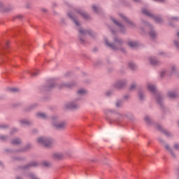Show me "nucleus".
Segmentation results:
<instances>
[{
    "label": "nucleus",
    "instance_id": "obj_1",
    "mask_svg": "<svg viewBox=\"0 0 179 179\" xmlns=\"http://www.w3.org/2000/svg\"><path fill=\"white\" fill-rule=\"evenodd\" d=\"M38 143L49 148L52 144V140L50 138L39 137L37 139Z\"/></svg>",
    "mask_w": 179,
    "mask_h": 179
},
{
    "label": "nucleus",
    "instance_id": "obj_2",
    "mask_svg": "<svg viewBox=\"0 0 179 179\" xmlns=\"http://www.w3.org/2000/svg\"><path fill=\"white\" fill-rule=\"evenodd\" d=\"M52 124L57 129H64L66 127V122H58L56 119H52Z\"/></svg>",
    "mask_w": 179,
    "mask_h": 179
},
{
    "label": "nucleus",
    "instance_id": "obj_3",
    "mask_svg": "<svg viewBox=\"0 0 179 179\" xmlns=\"http://www.w3.org/2000/svg\"><path fill=\"white\" fill-rule=\"evenodd\" d=\"M66 107L69 109H73L78 107L77 104H75L73 102L69 103L66 105Z\"/></svg>",
    "mask_w": 179,
    "mask_h": 179
},
{
    "label": "nucleus",
    "instance_id": "obj_4",
    "mask_svg": "<svg viewBox=\"0 0 179 179\" xmlns=\"http://www.w3.org/2000/svg\"><path fill=\"white\" fill-rule=\"evenodd\" d=\"M148 90L150 92L154 93L155 91V90H156V87H155L153 85L149 83V84H148Z\"/></svg>",
    "mask_w": 179,
    "mask_h": 179
},
{
    "label": "nucleus",
    "instance_id": "obj_5",
    "mask_svg": "<svg viewBox=\"0 0 179 179\" xmlns=\"http://www.w3.org/2000/svg\"><path fill=\"white\" fill-rule=\"evenodd\" d=\"M124 85V81H119L115 85V87L117 88V89H121V88L123 87Z\"/></svg>",
    "mask_w": 179,
    "mask_h": 179
},
{
    "label": "nucleus",
    "instance_id": "obj_6",
    "mask_svg": "<svg viewBox=\"0 0 179 179\" xmlns=\"http://www.w3.org/2000/svg\"><path fill=\"white\" fill-rule=\"evenodd\" d=\"M36 116L38 117L42 118V119H46L47 118V115H45V113H36Z\"/></svg>",
    "mask_w": 179,
    "mask_h": 179
},
{
    "label": "nucleus",
    "instance_id": "obj_7",
    "mask_svg": "<svg viewBox=\"0 0 179 179\" xmlns=\"http://www.w3.org/2000/svg\"><path fill=\"white\" fill-rule=\"evenodd\" d=\"M129 45L131 48H136L138 47V43L136 41H129Z\"/></svg>",
    "mask_w": 179,
    "mask_h": 179
},
{
    "label": "nucleus",
    "instance_id": "obj_8",
    "mask_svg": "<svg viewBox=\"0 0 179 179\" xmlns=\"http://www.w3.org/2000/svg\"><path fill=\"white\" fill-rule=\"evenodd\" d=\"M149 60H150V63H151V64L152 65H157L159 63V62L155 60V59L153 57L150 58Z\"/></svg>",
    "mask_w": 179,
    "mask_h": 179
},
{
    "label": "nucleus",
    "instance_id": "obj_9",
    "mask_svg": "<svg viewBox=\"0 0 179 179\" xmlns=\"http://www.w3.org/2000/svg\"><path fill=\"white\" fill-rule=\"evenodd\" d=\"M9 92H10L11 93H15V92H19V89L16 88V87H10L8 89Z\"/></svg>",
    "mask_w": 179,
    "mask_h": 179
},
{
    "label": "nucleus",
    "instance_id": "obj_10",
    "mask_svg": "<svg viewBox=\"0 0 179 179\" xmlns=\"http://www.w3.org/2000/svg\"><path fill=\"white\" fill-rule=\"evenodd\" d=\"M176 96H177V94L174 92H169L168 93V96L170 98H175V97H176Z\"/></svg>",
    "mask_w": 179,
    "mask_h": 179
},
{
    "label": "nucleus",
    "instance_id": "obj_11",
    "mask_svg": "<svg viewBox=\"0 0 179 179\" xmlns=\"http://www.w3.org/2000/svg\"><path fill=\"white\" fill-rule=\"evenodd\" d=\"M87 93V90L85 89H80L78 92V94L79 95H84Z\"/></svg>",
    "mask_w": 179,
    "mask_h": 179
},
{
    "label": "nucleus",
    "instance_id": "obj_12",
    "mask_svg": "<svg viewBox=\"0 0 179 179\" xmlns=\"http://www.w3.org/2000/svg\"><path fill=\"white\" fill-rule=\"evenodd\" d=\"M20 124H22V126H26V125H29L30 124V122L23 120L20 121Z\"/></svg>",
    "mask_w": 179,
    "mask_h": 179
},
{
    "label": "nucleus",
    "instance_id": "obj_13",
    "mask_svg": "<svg viewBox=\"0 0 179 179\" xmlns=\"http://www.w3.org/2000/svg\"><path fill=\"white\" fill-rule=\"evenodd\" d=\"M20 143H21V141L20 138H15L12 141V144H14V145H17V144H20Z\"/></svg>",
    "mask_w": 179,
    "mask_h": 179
},
{
    "label": "nucleus",
    "instance_id": "obj_14",
    "mask_svg": "<svg viewBox=\"0 0 179 179\" xmlns=\"http://www.w3.org/2000/svg\"><path fill=\"white\" fill-rule=\"evenodd\" d=\"M54 157L56 159H60L63 157V155L62 154H59V153H56V154L54 155Z\"/></svg>",
    "mask_w": 179,
    "mask_h": 179
},
{
    "label": "nucleus",
    "instance_id": "obj_15",
    "mask_svg": "<svg viewBox=\"0 0 179 179\" xmlns=\"http://www.w3.org/2000/svg\"><path fill=\"white\" fill-rule=\"evenodd\" d=\"M69 16L70 17L71 19L73 20V22L75 23L76 25H77V26L80 25L79 22L72 15L69 14Z\"/></svg>",
    "mask_w": 179,
    "mask_h": 179
},
{
    "label": "nucleus",
    "instance_id": "obj_16",
    "mask_svg": "<svg viewBox=\"0 0 179 179\" xmlns=\"http://www.w3.org/2000/svg\"><path fill=\"white\" fill-rule=\"evenodd\" d=\"M105 42H106V45H108L110 48H112L113 49H115V47L113 44H110L108 43V41H107V39H105Z\"/></svg>",
    "mask_w": 179,
    "mask_h": 179
},
{
    "label": "nucleus",
    "instance_id": "obj_17",
    "mask_svg": "<svg viewBox=\"0 0 179 179\" xmlns=\"http://www.w3.org/2000/svg\"><path fill=\"white\" fill-rule=\"evenodd\" d=\"M143 13L148 16H152L151 13L147 9H143Z\"/></svg>",
    "mask_w": 179,
    "mask_h": 179
},
{
    "label": "nucleus",
    "instance_id": "obj_18",
    "mask_svg": "<svg viewBox=\"0 0 179 179\" xmlns=\"http://www.w3.org/2000/svg\"><path fill=\"white\" fill-rule=\"evenodd\" d=\"M165 148H166V150H167L168 151H169V152L171 154V155L174 157H175L174 153L173 152V151H172L171 150H170L169 145H165Z\"/></svg>",
    "mask_w": 179,
    "mask_h": 179
},
{
    "label": "nucleus",
    "instance_id": "obj_19",
    "mask_svg": "<svg viewBox=\"0 0 179 179\" xmlns=\"http://www.w3.org/2000/svg\"><path fill=\"white\" fill-rule=\"evenodd\" d=\"M129 66L131 69H135L136 68V66L134 63H129Z\"/></svg>",
    "mask_w": 179,
    "mask_h": 179
},
{
    "label": "nucleus",
    "instance_id": "obj_20",
    "mask_svg": "<svg viewBox=\"0 0 179 179\" xmlns=\"http://www.w3.org/2000/svg\"><path fill=\"white\" fill-rule=\"evenodd\" d=\"M112 21L113 22V23H115L120 28H123L122 25L121 24H120L119 22H117L116 20H115V19H112Z\"/></svg>",
    "mask_w": 179,
    "mask_h": 179
},
{
    "label": "nucleus",
    "instance_id": "obj_21",
    "mask_svg": "<svg viewBox=\"0 0 179 179\" xmlns=\"http://www.w3.org/2000/svg\"><path fill=\"white\" fill-rule=\"evenodd\" d=\"M155 22H157V23H161V22H162V17H157L155 18Z\"/></svg>",
    "mask_w": 179,
    "mask_h": 179
},
{
    "label": "nucleus",
    "instance_id": "obj_22",
    "mask_svg": "<svg viewBox=\"0 0 179 179\" xmlns=\"http://www.w3.org/2000/svg\"><path fill=\"white\" fill-rule=\"evenodd\" d=\"M120 17L123 18V20H126V22H129L130 24H134L131 21H129L124 15H120Z\"/></svg>",
    "mask_w": 179,
    "mask_h": 179
},
{
    "label": "nucleus",
    "instance_id": "obj_23",
    "mask_svg": "<svg viewBox=\"0 0 179 179\" xmlns=\"http://www.w3.org/2000/svg\"><path fill=\"white\" fill-rule=\"evenodd\" d=\"M156 36V34L154 31H151V33H150V36H151L152 38H154Z\"/></svg>",
    "mask_w": 179,
    "mask_h": 179
},
{
    "label": "nucleus",
    "instance_id": "obj_24",
    "mask_svg": "<svg viewBox=\"0 0 179 179\" xmlns=\"http://www.w3.org/2000/svg\"><path fill=\"white\" fill-rule=\"evenodd\" d=\"M143 92H138V98H140L141 100H143Z\"/></svg>",
    "mask_w": 179,
    "mask_h": 179
},
{
    "label": "nucleus",
    "instance_id": "obj_25",
    "mask_svg": "<svg viewBox=\"0 0 179 179\" xmlns=\"http://www.w3.org/2000/svg\"><path fill=\"white\" fill-rule=\"evenodd\" d=\"M79 32L81 34H86V31L84 29H81L79 30Z\"/></svg>",
    "mask_w": 179,
    "mask_h": 179
},
{
    "label": "nucleus",
    "instance_id": "obj_26",
    "mask_svg": "<svg viewBox=\"0 0 179 179\" xmlns=\"http://www.w3.org/2000/svg\"><path fill=\"white\" fill-rule=\"evenodd\" d=\"M121 105H122V102H121V101H117V102L116 103V106H117V107H120Z\"/></svg>",
    "mask_w": 179,
    "mask_h": 179
},
{
    "label": "nucleus",
    "instance_id": "obj_27",
    "mask_svg": "<svg viewBox=\"0 0 179 179\" xmlns=\"http://www.w3.org/2000/svg\"><path fill=\"white\" fill-rule=\"evenodd\" d=\"M136 87V84H133L131 86V90H134L135 88Z\"/></svg>",
    "mask_w": 179,
    "mask_h": 179
},
{
    "label": "nucleus",
    "instance_id": "obj_28",
    "mask_svg": "<svg viewBox=\"0 0 179 179\" xmlns=\"http://www.w3.org/2000/svg\"><path fill=\"white\" fill-rule=\"evenodd\" d=\"M31 178L32 179H38L34 174H31Z\"/></svg>",
    "mask_w": 179,
    "mask_h": 179
},
{
    "label": "nucleus",
    "instance_id": "obj_29",
    "mask_svg": "<svg viewBox=\"0 0 179 179\" xmlns=\"http://www.w3.org/2000/svg\"><path fill=\"white\" fill-rule=\"evenodd\" d=\"M175 71H176V67L175 66H172V68H171V73H174Z\"/></svg>",
    "mask_w": 179,
    "mask_h": 179
},
{
    "label": "nucleus",
    "instance_id": "obj_30",
    "mask_svg": "<svg viewBox=\"0 0 179 179\" xmlns=\"http://www.w3.org/2000/svg\"><path fill=\"white\" fill-rule=\"evenodd\" d=\"M162 99V97L161 96H158L157 98V103H160V100Z\"/></svg>",
    "mask_w": 179,
    "mask_h": 179
},
{
    "label": "nucleus",
    "instance_id": "obj_31",
    "mask_svg": "<svg viewBox=\"0 0 179 179\" xmlns=\"http://www.w3.org/2000/svg\"><path fill=\"white\" fill-rule=\"evenodd\" d=\"M6 138V137L5 136H0V139H1L2 141H4Z\"/></svg>",
    "mask_w": 179,
    "mask_h": 179
},
{
    "label": "nucleus",
    "instance_id": "obj_32",
    "mask_svg": "<svg viewBox=\"0 0 179 179\" xmlns=\"http://www.w3.org/2000/svg\"><path fill=\"white\" fill-rule=\"evenodd\" d=\"M145 120L147 123L150 122V118L149 117H147L145 118Z\"/></svg>",
    "mask_w": 179,
    "mask_h": 179
},
{
    "label": "nucleus",
    "instance_id": "obj_33",
    "mask_svg": "<svg viewBox=\"0 0 179 179\" xmlns=\"http://www.w3.org/2000/svg\"><path fill=\"white\" fill-rule=\"evenodd\" d=\"M93 9L95 12L97 11V7L96 6H93Z\"/></svg>",
    "mask_w": 179,
    "mask_h": 179
},
{
    "label": "nucleus",
    "instance_id": "obj_34",
    "mask_svg": "<svg viewBox=\"0 0 179 179\" xmlns=\"http://www.w3.org/2000/svg\"><path fill=\"white\" fill-rule=\"evenodd\" d=\"M174 148L178 150L179 148V145H178V144L175 145Z\"/></svg>",
    "mask_w": 179,
    "mask_h": 179
},
{
    "label": "nucleus",
    "instance_id": "obj_35",
    "mask_svg": "<svg viewBox=\"0 0 179 179\" xmlns=\"http://www.w3.org/2000/svg\"><path fill=\"white\" fill-rule=\"evenodd\" d=\"M8 126L7 125H1L0 126V128H7Z\"/></svg>",
    "mask_w": 179,
    "mask_h": 179
},
{
    "label": "nucleus",
    "instance_id": "obj_36",
    "mask_svg": "<svg viewBox=\"0 0 179 179\" xmlns=\"http://www.w3.org/2000/svg\"><path fill=\"white\" fill-rule=\"evenodd\" d=\"M44 165L46 166H48L50 165V163L49 162H45Z\"/></svg>",
    "mask_w": 179,
    "mask_h": 179
},
{
    "label": "nucleus",
    "instance_id": "obj_37",
    "mask_svg": "<svg viewBox=\"0 0 179 179\" xmlns=\"http://www.w3.org/2000/svg\"><path fill=\"white\" fill-rule=\"evenodd\" d=\"M154 1H159V2H164L165 1V0H154Z\"/></svg>",
    "mask_w": 179,
    "mask_h": 179
},
{
    "label": "nucleus",
    "instance_id": "obj_38",
    "mask_svg": "<svg viewBox=\"0 0 179 179\" xmlns=\"http://www.w3.org/2000/svg\"><path fill=\"white\" fill-rule=\"evenodd\" d=\"M175 45H176L178 47H179V42L176 41V42H175Z\"/></svg>",
    "mask_w": 179,
    "mask_h": 179
},
{
    "label": "nucleus",
    "instance_id": "obj_39",
    "mask_svg": "<svg viewBox=\"0 0 179 179\" xmlns=\"http://www.w3.org/2000/svg\"><path fill=\"white\" fill-rule=\"evenodd\" d=\"M173 20H178V18L177 17H173Z\"/></svg>",
    "mask_w": 179,
    "mask_h": 179
},
{
    "label": "nucleus",
    "instance_id": "obj_40",
    "mask_svg": "<svg viewBox=\"0 0 179 179\" xmlns=\"http://www.w3.org/2000/svg\"><path fill=\"white\" fill-rule=\"evenodd\" d=\"M34 76L37 75V73L32 74Z\"/></svg>",
    "mask_w": 179,
    "mask_h": 179
},
{
    "label": "nucleus",
    "instance_id": "obj_41",
    "mask_svg": "<svg viewBox=\"0 0 179 179\" xmlns=\"http://www.w3.org/2000/svg\"><path fill=\"white\" fill-rule=\"evenodd\" d=\"M136 2H138L140 0H134Z\"/></svg>",
    "mask_w": 179,
    "mask_h": 179
},
{
    "label": "nucleus",
    "instance_id": "obj_42",
    "mask_svg": "<svg viewBox=\"0 0 179 179\" xmlns=\"http://www.w3.org/2000/svg\"><path fill=\"white\" fill-rule=\"evenodd\" d=\"M120 41V40H118ZM118 41L117 39H115V42H118Z\"/></svg>",
    "mask_w": 179,
    "mask_h": 179
},
{
    "label": "nucleus",
    "instance_id": "obj_43",
    "mask_svg": "<svg viewBox=\"0 0 179 179\" xmlns=\"http://www.w3.org/2000/svg\"><path fill=\"white\" fill-rule=\"evenodd\" d=\"M159 141H160L161 143H162V142H163V141H162V140H161V139L159 140Z\"/></svg>",
    "mask_w": 179,
    "mask_h": 179
},
{
    "label": "nucleus",
    "instance_id": "obj_44",
    "mask_svg": "<svg viewBox=\"0 0 179 179\" xmlns=\"http://www.w3.org/2000/svg\"><path fill=\"white\" fill-rule=\"evenodd\" d=\"M107 95H109L108 92L106 93Z\"/></svg>",
    "mask_w": 179,
    "mask_h": 179
},
{
    "label": "nucleus",
    "instance_id": "obj_45",
    "mask_svg": "<svg viewBox=\"0 0 179 179\" xmlns=\"http://www.w3.org/2000/svg\"><path fill=\"white\" fill-rule=\"evenodd\" d=\"M17 179H22V178H17Z\"/></svg>",
    "mask_w": 179,
    "mask_h": 179
},
{
    "label": "nucleus",
    "instance_id": "obj_46",
    "mask_svg": "<svg viewBox=\"0 0 179 179\" xmlns=\"http://www.w3.org/2000/svg\"><path fill=\"white\" fill-rule=\"evenodd\" d=\"M178 36H179V32L178 33Z\"/></svg>",
    "mask_w": 179,
    "mask_h": 179
},
{
    "label": "nucleus",
    "instance_id": "obj_47",
    "mask_svg": "<svg viewBox=\"0 0 179 179\" xmlns=\"http://www.w3.org/2000/svg\"><path fill=\"white\" fill-rule=\"evenodd\" d=\"M28 167H25L24 169H27Z\"/></svg>",
    "mask_w": 179,
    "mask_h": 179
},
{
    "label": "nucleus",
    "instance_id": "obj_48",
    "mask_svg": "<svg viewBox=\"0 0 179 179\" xmlns=\"http://www.w3.org/2000/svg\"><path fill=\"white\" fill-rule=\"evenodd\" d=\"M178 124H179V122H178Z\"/></svg>",
    "mask_w": 179,
    "mask_h": 179
}]
</instances>
